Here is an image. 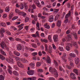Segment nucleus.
Masks as SVG:
<instances>
[{"label": "nucleus", "instance_id": "nucleus-22", "mask_svg": "<svg viewBox=\"0 0 80 80\" xmlns=\"http://www.w3.org/2000/svg\"><path fill=\"white\" fill-rule=\"evenodd\" d=\"M73 71L74 73H75L77 75H78V70L77 69H74Z\"/></svg>", "mask_w": 80, "mask_h": 80}, {"label": "nucleus", "instance_id": "nucleus-25", "mask_svg": "<svg viewBox=\"0 0 80 80\" xmlns=\"http://www.w3.org/2000/svg\"><path fill=\"white\" fill-rule=\"evenodd\" d=\"M29 80H36V77H33L31 78H28Z\"/></svg>", "mask_w": 80, "mask_h": 80}, {"label": "nucleus", "instance_id": "nucleus-61", "mask_svg": "<svg viewBox=\"0 0 80 80\" xmlns=\"http://www.w3.org/2000/svg\"><path fill=\"white\" fill-rule=\"evenodd\" d=\"M41 65V64L39 62H38L37 63V67H40Z\"/></svg>", "mask_w": 80, "mask_h": 80}, {"label": "nucleus", "instance_id": "nucleus-24", "mask_svg": "<svg viewBox=\"0 0 80 80\" xmlns=\"http://www.w3.org/2000/svg\"><path fill=\"white\" fill-rule=\"evenodd\" d=\"M41 42H44L45 43H48V41L47 39H41Z\"/></svg>", "mask_w": 80, "mask_h": 80}, {"label": "nucleus", "instance_id": "nucleus-47", "mask_svg": "<svg viewBox=\"0 0 80 80\" xmlns=\"http://www.w3.org/2000/svg\"><path fill=\"white\" fill-rule=\"evenodd\" d=\"M8 70H12V68L11 67L10 65L9 64L8 65Z\"/></svg>", "mask_w": 80, "mask_h": 80}, {"label": "nucleus", "instance_id": "nucleus-15", "mask_svg": "<svg viewBox=\"0 0 80 80\" xmlns=\"http://www.w3.org/2000/svg\"><path fill=\"white\" fill-rule=\"evenodd\" d=\"M75 63L78 64L80 62V60L78 58H76L75 59Z\"/></svg>", "mask_w": 80, "mask_h": 80}, {"label": "nucleus", "instance_id": "nucleus-30", "mask_svg": "<svg viewBox=\"0 0 80 80\" xmlns=\"http://www.w3.org/2000/svg\"><path fill=\"white\" fill-rule=\"evenodd\" d=\"M5 32V30L3 28H1L0 30L1 33H4Z\"/></svg>", "mask_w": 80, "mask_h": 80}, {"label": "nucleus", "instance_id": "nucleus-1", "mask_svg": "<svg viewBox=\"0 0 80 80\" xmlns=\"http://www.w3.org/2000/svg\"><path fill=\"white\" fill-rule=\"evenodd\" d=\"M71 58L70 57L68 58V60L70 61V66L67 65H66V67L68 68V69H71V68L73 67H74V65L73 64V63L72 62V60Z\"/></svg>", "mask_w": 80, "mask_h": 80}, {"label": "nucleus", "instance_id": "nucleus-4", "mask_svg": "<svg viewBox=\"0 0 80 80\" xmlns=\"http://www.w3.org/2000/svg\"><path fill=\"white\" fill-rule=\"evenodd\" d=\"M67 57V54L66 53L64 52L63 53V56L62 57V60L64 61V62H67V59L66 58Z\"/></svg>", "mask_w": 80, "mask_h": 80}, {"label": "nucleus", "instance_id": "nucleus-14", "mask_svg": "<svg viewBox=\"0 0 80 80\" xmlns=\"http://www.w3.org/2000/svg\"><path fill=\"white\" fill-rule=\"evenodd\" d=\"M17 64L18 65V66L20 68H23V64L19 62H17Z\"/></svg>", "mask_w": 80, "mask_h": 80}, {"label": "nucleus", "instance_id": "nucleus-63", "mask_svg": "<svg viewBox=\"0 0 80 80\" xmlns=\"http://www.w3.org/2000/svg\"><path fill=\"white\" fill-rule=\"evenodd\" d=\"M32 7L33 9H35L36 8V7H35L34 4H33Z\"/></svg>", "mask_w": 80, "mask_h": 80}, {"label": "nucleus", "instance_id": "nucleus-8", "mask_svg": "<svg viewBox=\"0 0 80 80\" xmlns=\"http://www.w3.org/2000/svg\"><path fill=\"white\" fill-rule=\"evenodd\" d=\"M46 61L48 63L50 64L51 63V60H50V58L49 57V56H47Z\"/></svg>", "mask_w": 80, "mask_h": 80}, {"label": "nucleus", "instance_id": "nucleus-59", "mask_svg": "<svg viewBox=\"0 0 80 80\" xmlns=\"http://www.w3.org/2000/svg\"><path fill=\"white\" fill-rule=\"evenodd\" d=\"M35 30V29L34 28H33L31 29V31L32 32H34Z\"/></svg>", "mask_w": 80, "mask_h": 80}, {"label": "nucleus", "instance_id": "nucleus-27", "mask_svg": "<svg viewBox=\"0 0 80 80\" xmlns=\"http://www.w3.org/2000/svg\"><path fill=\"white\" fill-rule=\"evenodd\" d=\"M37 30H38L39 31L40 30V25L39 24V23L38 22H37Z\"/></svg>", "mask_w": 80, "mask_h": 80}, {"label": "nucleus", "instance_id": "nucleus-54", "mask_svg": "<svg viewBox=\"0 0 80 80\" xmlns=\"http://www.w3.org/2000/svg\"><path fill=\"white\" fill-rule=\"evenodd\" d=\"M13 68L15 69V70H17L18 68L17 67V65H13Z\"/></svg>", "mask_w": 80, "mask_h": 80}, {"label": "nucleus", "instance_id": "nucleus-19", "mask_svg": "<svg viewBox=\"0 0 80 80\" xmlns=\"http://www.w3.org/2000/svg\"><path fill=\"white\" fill-rule=\"evenodd\" d=\"M71 12L70 11H69V13H68L67 14H66L65 18V19L68 18L71 15Z\"/></svg>", "mask_w": 80, "mask_h": 80}, {"label": "nucleus", "instance_id": "nucleus-62", "mask_svg": "<svg viewBox=\"0 0 80 80\" xmlns=\"http://www.w3.org/2000/svg\"><path fill=\"white\" fill-rule=\"evenodd\" d=\"M38 54L39 56H41L42 55V52H41V51H39Z\"/></svg>", "mask_w": 80, "mask_h": 80}, {"label": "nucleus", "instance_id": "nucleus-42", "mask_svg": "<svg viewBox=\"0 0 80 80\" xmlns=\"http://www.w3.org/2000/svg\"><path fill=\"white\" fill-rule=\"evenodd\" d=\"M38 72L42 73L43 72V70L42 69H38Z\"/></svg>", "mask_w": 80, "mask_h": 80}, {"label": "nucleus", "instance_id": "nucleus-41", "mask_svg": "<svg viewBox=\"0 0 80 80\" xmlns=\"http://www.w3.org/2000/svg\"><path fill=\"white\" fill-rule=\"evenodd\" d=\"M18 18V16H15L12 18V20L13 21L15 20Z\"/></svg>", "mask_w": 80, "mask_h": 80}, {"label": "nucleus", "instance_id": "nucleus-35", "mask_svg": "<svg viewBox=\"0 0 80 80\" xmlns=\"http://www.w3.org/2000/svg\"><path fill=\"white\" fill-rule=\"evenodd\" d=\"M5 11L7 12H9L10 11L9 7H7L6 8H5Z\"/></svg>", "mask_w": 80, "mask_h": 80}, {"label": "nucleus", "instance_id": "nucleus-52", "mask_svg": "<svg viewBox=\"0 0 80 80\" xmlns=\"http://www.w3.org/2000/svg\"><path fill=\"white\" fill-rule=\"evenodd\" d=\"M6 33L9 35H11V33L8 31H7L6 32Z\"/></svg>", "mask_w": 80, "mask_h": 80}, {"label": "nucleus", "instance_id": "nucleus-58", "mask_svg": "<svg viewBox=\"0 0 80 80\" xmlns=\"http://www.w3.org/2000/svg\"><path fill=\"white\" fill-rule=\"evenodd\" d=\"M52 49V48L50 45L49 46V51H51Z\"/></svg>", "mask_w": 80, "mask_h": 80}, {"label": "nucleus", "instance_id": "nucleus-5", "mask_svg": "<svg viewBox=\"0 0 80 80\" xmlns=\"http://www.w3.org/2000/svg\"><path fill=\"white\" fill-rule=\"evenodd\" d=\"M70 77H71L72 79L73 80L76 79L77 78L76 77V75L74 73H71V74H70Z\"/></svg>", "mask_w": 80, "mask_h": 80}, {"label": "nucleus", "instance_id": "nucleus-28", "mask_svg": "<svg viewBox=\"0 0 80 80\" xmlns=\"http://www.w3.org/2000/svg\"><path fill=\"white\" fill-rule=\"evenodd\" d=\"M0 25L2 27H5L6 26V24L4 22H2L0 23Z\"/></svg>", "mask_w": 80, "mask_h": 80}, {"label": "nucleus", "instance_id": "nucleus-21", "mask_svg": "<svg viewBox=\"0 0 80 80\" xmlns=\"http://www.w3.org/2000/svg\"><path fill=\"white\" fill-rule=\"evenodd\" d=\"M48 23H45L44 25V26L45 28L47 29H49L50 28V27L49 25H48Z\"/></svg>", "mask_w": 80, "mask_h": 80}, {"label": "nucleus", "instance_id": "nucleus-44", "mask_svg": "<svg viewBox=\"0 0 80 80\" xmlns=\"http://www.w3.org/2000/svg\"><path fill=\"white\" fill-rule=\"evenodd\" d=\"M4 78L2 75H0V80H4Z\"/></svg>", "mask_w": 80, "mask_h": 80}, {"label": "nucleus", "instance_id": "nucleus-10", "mask_svg": "<svg viewBox=\"0 0 80 80\" xmlns=\"http://www.w3.org/2000/svg\"><path fill=\"white\" fill-rule=\"evenodd\" d=\"M66 41H69L70 40H72V38H71V35H68L67 36V37L66 38Z\"/></svg>", "mask_w": 80, "mask_h": 80}, {"label": "nucleus", "instance_id": "nucleus-29", "mask_svg": "<svg viewBox=\"0 0 80 80\" xmlns=\"http://www.w3.org/2000/svg\"><path fill=\"white\" fill-rule=\"evenodd\" d=\"M72 46H74L75 47L77 48H78V46L77 45V42H73L72 45Z\"/></svg>", "mask_w": 80, "mask_h": 80}, {"label": "nucleus", "instance_id": "nucleus-53", "mask_svg": "<svg viewBox=\"0 0 80 80\" xmlns=\"http://www.w3.org/2000/svg\"><path fill=\"white\" fill-rule=\"evenodd\" d=\"M10 62H11L12 63H13L14 62V61L13 60V59H10Z\"/></svg>", "mask_w": 80, "mask_h": 80}, {"label": "nucleus", "instance_id": "nucleus-56", "mask_svg": "<svg viewBox=\"0 0 80 80\" xmlns=\"http://www.w3.org/2000/svg\"><path fill=\"white\" fill-rule=\"evenodd\" d=\"M35 3H36V4H40V3H39V2H38V0H36L35 1Z\"/></svg>", "mask_w": 80, "mask_h": 80}, {"label": "nucleus", "instance_id": "nucleus-16", "mask_svg": "<svg viewBox=\"0 0 80 80\" xmlns=\"http://www.w3.org/2000/svg\"><path fill=\"white\" fill-rule=\"evenodd\" d=\"M58 36L57 35H54L53 36V39L55 42H57L58 41Z\"/></svg>", "mask_w": 80, "mask_h": 80}, {"label": "nucleus", "instance_id": "nucleus-36", "mask_svg": "<svg viewBox=\"0 0 80 80\" xmlns=\"http://www.w3.org/2000/svg\"><path fill=\"white\" fill-rule=\"evenodd\" d=\"M42 15H44V16H48L50 15V14L49 13H46L44 12H43Z\"/></svg>", "mask_w": 80, "mask_h": 80}, {"label": "nucleus", "instance_id": "nucleus-46", "mask_svg": "<svg viewBox=\"0 0 80 80\" xmlns=\"http://www.w3.org/2000/svg\"><path fill=\"white\" fill-rule=\"evenodd\" d=\"M37 54H38L37 52H35L32 53V55L33 56H35L37 55Z\"/></svg>", "mask_w": 80, "mask_h": 80}, {"label": "nucleus", "instance_id": "nucleus-45", "mask_svg": "<svg viewBox=\"0 0 80 80\" xmlns=\"http://www.w3.org/2000/svg\"><path fill=\"white\" fill-rule=\"evenodd\" d=\"M45 51H47L48 50V45L47 44H46L45 45Z\"/></svg>", "mask_w": 80, "mask_h": 80}, {"label": "nucleus", "instance_id": "nucleus-60", "mask_svg": "<svg viewBox=\"0 0 80 80\" xmlns=\"http://www.w3.org/2000/svg\"><path fill=\"white\" fill-rule=\"evenodd\" d=\"M8 72L10 73V74H12V72L11 70H12L8 69Z\"/></svg>", "mask_w": 80, "mask_h": 80}, {"label": "nucleus", "instance_id": "nucleus-17", "mask_svg": "<svg viewBox=\"0 0 80 80\" xmlns=\"http://www.w3.org/2000/svg\"><path fill=\"white\" fill-rule=\"evenodd\" d=\"M17 48L18 51H21L22 49L21 46L20 44H18L17 46Z\"/></svg>", "mask_w": 80, "mask_h": 80}, {"label": "nucleus", "instance_id": "nucleus-39", "mask_svg": "<svg viewBox=\"0 0 80 80\" xmlns=\"http://www.w3.org/2000/svg\"><path fill=\"white\" fill-rule=\"evenodd\" d=\"M15 12H16L17 13H18L19 14V13H20V10L19 9H16L15 10Z\"/></svg>", "mask_w": 80, "mask_h": 80}, {"label": "nucleus", "instance_id": "nucleus-48", "mask_svg": "<svg viewBox=\"0 0 80 80\" xmlns=\"http://www.w3.org/2000/svg\"><path fill=\"white\" fill-rule=\"evenodd\" d=\"M15 58L16 59V60L17 61H19V60H21V59L20 58H18V57H16Z\"/></svg>", "mask_w": 80, "mask_h": 80}, {"label": "nucleus", "instance_id": "nucleus-6", "mask_svg": "<svg viewBox=\"0 0 80 80\" xmlns=\"http://www.w3.org/2000/svg\"><path fill=\"white\" fill-rule=\"evenodd\" d=\"M54 20V17L52 15L50 16L49 17L48 21L49 22H51L53 21Z\"/></svg>", "mask_w": 80, "mask_h": 80}, {"label": "nucleus", "instance_id": "nucleus-34", "mask_svg": "<svg viewBox=\"0 0 80 80\" xmlns=\"http://www.w3.org/2000/svg\"><path fill=\"white\" fill-rule=\"evenodd\" d=\"M58 49L61 51L63 52V51H64V49H63V48L62 47H59Z\"/></svg>", "mask_w": 80, "mask_h": 80}, {"label": "nucleus", "instance_id": "nucleus-38", "mask_svg": "<svg viewBox=\"0 0 80 80\" xmlns=\"http://www.w3.org/2000/svg\"><path fill=\"white\" fill-rule=\"evenodd\" d=\"M73 35L74 36V38L75 39H78V37H77V34L76 32H73Z\"/></svg>", "mask_w": 80, "mask_h": 80}, {"label": "nucleus", "instance_id": "nucleus-31", "mask_svg": "<svg viewBox=\"0 0 80 80\" xmlns=\"http://www.w3.org/2000/svg\"><path fill=\"white\" fill-rule=\"evenodd\" d=\"M48 40L50 42H52V37L51 35H49L48 36Z\"/></svg>", "mask_w": 80, "mask_h": 80}, {"label": "nucleus", "instance_id": "nucleus-37", "mask_svg": "<svg viewBox=\"0 0 80 80\" xmlns=\"http://www.w3.org/2000/svg\"><path fill=\"white\" fill-rule=\"evenodd\" d=\"M13 14L12 13H11L9 15V19H11L12 17H13Z\"/></svg>", "mask_w": 80, "mask_h": 80}, {"label": "nucleus", "instance_id": "nucleus-33", "mask_svg": "<svg viewBox=\"0 0 80 80\" xmlns=\"http://www.w3.org/2000/svg\"><path fill=\"white\" fill-rule=\"evenodd\" d=\"M0 59L2 60H4L5 59V58L4 56L0 54Z\"/></svg>", "mask_w": 80, "mask_h": 80}, {"label": "nucleus", "instance_id": "nucleus-12", "mask_svg": "<svg viewBox=\"0 0 80 80\" xmlns=\"http://www.w3.org/2000/svg\"><path fill=\"white\" fill-rule=\"evenodd\" d=\"M24 25V24H22L18 26V28H19L18 29L19 31H20L23 28V26Z\"/></svg>", "mask_w": 80, "mask_h": 80}, {"label": "nucleus", "instance_id": "nucleus-23", "mask_svg": "<svg viewBox=\"0 0 80 80\" xmlns=\"http://www.w3.org/2000/svg\"><path fill=\"white\" fill-rule=\"evenodd\" d=\"M69 56L72 57L74 58L76 57V55L74 53H71L69 54Z\"/></svg>", "mask_w": 80, "mask_h": 80}, {"label": "nucleus", "instance_id": "nucleus-7", "mask_svg": "<svg viewBox=\"0 0 80 80\" xmlns=\"http://www.w3.org/2000/svg\"><path fill=\"white\" fill-rule=\"evenodd\" d=\"M0 45L2 49H4V47H7V46L6 45L5 43V42H2L1 43Z\"/></svg>", "mask_w": 80, "mask_h": 80}, {"label": "nucleus", "instance_id": "nucleus-49", "mask_svg": "<svg viewBox=\"0 0 80 80\" xmlns=\"http://www.w3.org/2000/svg\"><path fill=\"white\" fill-rule=\"evenodd\" d=\"M32 46L33 47H34L35 48H37V45L35 44H32Z\"/></svg>", "mask_w": 80, "mask_h": 80}, {"label": "nucleus", "instance_id": "nucleus-40", "mask_svg": "<svg viewBox=\"0 0 80 80\" xmlns=\"http://www.w3.org/2000/svg\"><path fill=\"white\" fill-rule=\"evenodd\" d=\"M1 53L2 54V55H6V53L5 52H4V51H2V49H1Z\"/></svg>", "mask_w": 80, "mask_h": 80}, {"label": "nucleus", "instance_id": "nucleus-50", "mask_svg": "<svg viewBox=\"0 0 80 80\" xmlns=\"http://www.w3.org/2000/svg\"><path fill=\"white\" fill-rule=\"evenodd\" d=\"M9 40H10V41H14V39L13 38H12V37H10L8 38Z\"/></svg>", "mask_w": 80, "mask_h": 80}, {"label": "nucleus", "instance_id": "nucleus-3", "mask_svg": "<svg viewBox=\"0 0 80 80\" xmlns=\"http://www.w3.org/2000/svg\"><path fill=\"white\" fill-rule=\"evenodd\" d=\"M72 46V45L70 43H68L67 46L66 47V49L67 51H70V47Z\"/></svg>", "mask_w": 80, "mask_h": 80}, {"label": "nucleus", "instance_id": "nucleus-2", "mask_svg": "<svg viewBox=\"0 0 80 80\" xmlns=\"http://www.w3.org/2000/svg\"><path fill=\"white\" fill-rule=\"evenodd\" d=\"M49 71L51 72L54 73L56 78L58 77V73L55 69L53 68L52 67H50L49 69Z\"/></svg>", "mask_w": 80, "mask_h": 80}, {"label": "nucleus", "instance_id": "nucleus-57", "mask_svg": "<svg viewBox=\"0 0 80 80\" xmlns=\"http://www.w3.org/2000/svg\"><path fill=\"white\" fill-rule=\"evenodd\" d=\"M29 20V18L28 17H26L25 19V21L26 22H28Z\"/></svg>", "mask_w": 80, "mask_h": 80}, {"label": "nucleus", "instance_id": "nucleus-20", "mask_svg": "<svg viewBox=\"0 0 80 80\" xmlns=\"http://www.w3.org/2000/svg\"><path fill=\"white\" fill-rule=\"evenodd\" d=\"M71 12L70 11H69V13H68L67 14H66L65 18V19L68 18L71 15Z\"/></svg>", "mask_w": 80, "mask_h": 80}, {"label": "nucleus", "instance_id": "nucleus-13", "mask_svg": "<svg viewBox=\"0 0 80 80\" xmlns=\"http://www.w3.org/2000/svg\"><path fill=\"white\" fill-rule=\"evenodd\" d=\"M18 14L20 16H22L23 17H25V16L26 15V13L24 12H20Z\"/></svg>", "mask_w": 80, "mask_h": 80}, {"label": "nucleus", "instance_id": "nucleus-9", "mask_svg": "<svg viewBox=\"0 0 80 80\" xmlns=\"http://www.w3.org/2000/svg\"><path fill=\"white\" fill-rule=\"evenodd\" d=\"M28 74L32 76L34 75V71L33 70H30V71H28L27 72Z\"/></svg>", "mask_w": 80, "mask_h": 80}, {"label": "nucleus", "instance_id": "nucleus-43", "mask_svg": "<svg viewBox=\"0 0 80 80\" xmlns=\"http://www.w3.org/2000/svg\"><path fill=\"white\" fill-rule=\"evenodd\" d=\"M20 9L22 10L24 8V7H23V5L22 4L20 5Z\"/></svg>", "mask_w": 80, "mask_h": 80}, {"label": "nucleus", "instance_id": "nucleus-64", "mask_svg": "<svg viewBox=\"0 0 80 80\" xmlns=\"http://www.w3.org/2000/svg\"><path fill=\"white\" fill-rule=\"evenodd\" d=\"M49 80H55V79L53 78H49Z\"/></svg>", "mask_w": 80, "mask_h": 80}, {"label": "nucleus", "instance_id": "nucleus-32", "mask_svg": "<svg viewBox=\"0 0 80 80\" xmlns=\"http://www.w3.org/2000/svg\"><path fill=\"white\" fill-rule=\"evenodd\" d=\"M57 24L58 27H60L61 25V21H58V22Z\"/></svg>", "mask_w": 80, "mask_h": 80}, {"label": "nucleus", "instance_id": "nucleus-18", "mask_svg": "<svg viewBox=\"0 0 80 80\" xmlns=\"http://www.w3.org/2000/svg\"><path fill=\"white\" fill-rule=\"evenodd\" d=\"M71 12L70 11H69V13H68L67 14H66L65 18V19L68 18L71 15Z\"/></svg>", "mask_w": 80, "mask_h": 80}, {"label": "nucleus", "instance_id": "nucleus-26", "mask_svg": "<svg viewBox=\"0 0 80 80\" xmlns=\"http://www.w3.org/2000/svg\"><path fill=\"white\" fill-rule=\"evenodd\" d=\"M13 74L16 76H18L19 73L16 71H14L13 72Z\"/></svg>", "mask_w": 80, "mask_h": 80}, {"label": "nucleus", "instance_id": "nucleus-11", "mask_svg": "<svg viewBox=\"0 0 80 80\" xmlns=\"http://www.w3.org/2000/svg\"><path fill=\"white\" fill-rule=\"evenodd\" d=\"M29 65L30 67H31V68L34 69V68L35 63L34 62H32L29 64Z\"/></svg>", "mask_w": 80, "mask_h": 80}, {"label": "nucleus", "instance_id": "nucleus-51", "mask_svg": "<svg viewBox=\"0 0 80 80\" xmlns=\"http://www.w3.org/2000/svg\"><path fill=\"white\" fill-rule=\"evenodd\" d=\"M54 64L55 65V66L56 67H58V64L57 63V62H56V61H54Z\"/></svg>", "mask_w": 80, "mask_h": 80}, {"label": "nucleus", "instance_id": "nucleus-55", "mask_svg": "<svg viewBox=\"0 0 80 80\" xmlns=\"http://www.w3.org/2000/svg\"><path fill=\"white\" fill-rule=\"evenodd\" d=\"M7 17V15L6 14H3V18H6Z\"/></svg>", "mask_w": 80, "mask_h": 80}]
</instances>
